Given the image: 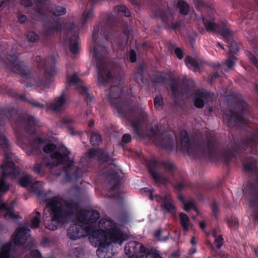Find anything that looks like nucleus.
Wrapping results in <instances>:
<instances>
[{
	"mask_svg": "<svg viewBox=\"0 0 258 258\" xmlns=\"http://www.w3.org/2000/svg\"><path fill=\"white\" fill-rule=\"evenodd\" d=\"M49 141H51V140L47 138L37 139L29 141L28 144L25 142L21 143L19 141V145L27 154L30 155L34 154L37 149L40 148L43 144L47 143V144L43 148V151L50 155V158L44 159L41 164L37 163L33 167L34 171L38 174H43L48 168L51 169V172L54 175L59 176L61 173L56 172L55 170L62 169V172L66 176L64 181L77 179L81 175H79L77 172L70 175V168L74 164V161L70 158L69 155L70 153L68 149L64 146L56 147L53 144H49Z\"/></svg>",
	"mask_w": 258,
	"mask_h": 258,
	"instance_id": "f257e3e1",
	"label": "nucleus"
},
{
	"mask_svg": "<svg viewBox=\"0 0 258 258\" xmlns=\"http://www.w3.org/2000/svg\"><path fill=\"white\" fill-rule=\"evenodd\" d=\"M0 144L5 150L4 161L1 166L2 170V178L0 179V196L5 194L9 188V185L6 182L5 178L10 176L13 179L19 175V169L16 167L13 160V155L9 152V144L4 135H0Z\"/></svg>",
	"mask_w": 258,
	"mask_h": 258,
	"instance_id": "f03ea898",
	"label": "nucleus"
},
{
	"mask_svg": "<svg viewBox=\"0 0 258 258\" xmlns=\"http://www.w3.org/2000/svg\"><path fill=\"white\" fill-rule=\"evenodd\" d=\"M124 251L130 258H143L146 250L144 246L141 243L130 241L125 245Z\"/></svg>",
	"mask_w": 258,
	"mask_h": 258,
	"instance_id": "7ed1b4c3",
	"label": "nucleus"
},
{
	"mask_svg": "<svg viewBox=\"0 0 258 258\" xmlns=\"http://www.w3.org/2000/svg\"><path fill=\"white\" fill-rule=\"evenodd\" d=\"M30 229L28 226L20 224L17 229L16 232L13 236L15 245H24L29 236Z\"/></svg>",
	"mask_w": 258,
	"mask_h": 258,
	"instance_id": "20e7f679",
	"label": "nucleus"
},
{
	"mask_svg": "<svg viewBox=\"0 0 258 258\" xmlns=\"http://www.w3.org/2000/svg\"><path fill=\"white\" fill-rule=\"evenodd\" d=\"M220 34L223 40L229 44V52L231 54H236L239 49L238 44L232 40V33L227 27H224L220 31Z\"/></svg>",
	"mask_w": 258,
	"mask_h": 258,
	"instance_id": "39448f33",
	"label": "nucleus"
},
{
	"mask_svg": "<svg viewBox=\"0 0 258 258\" xmlns=\"http://www.w3.org/2000/svg\"><path fill=\"white\" fill-rule=\"evenodd\" d=\"M96 67L98 82L100 85L103 84L110 78V74L108 72L106 64L102 61L97 62Z\"/></svg>",
	"mask_w": 258,
	"mask_h": 258,
	"instance_id": "423d86ee",
	"label": "nucleus"
},
{
	"mask_svg": "<svg viewBox=\"0 0 258 258\" xmlns=\"http://www.w3.org/2000/svg\"><path fill=\"white\" fill-rule=\"evenodd\" d=\"M242 110L235 112L234 115L225 113L223 116V121L227 126H230L232 123L246 122V119L242 116Z\"/></svg>",
	"mask_w": 258,
	"mask_h": 258,
	"instance_id": "0eeeda50",
	"label": "nucleus"
},
{
	"mask_svg": "<svg viewBox=\"0 0 258 258\" xmlns=\"http://www.w3.org/2000/svg\"><path fill=\"white\" fill-rule=\"evenodd\" d=\"M67 104L66 95L62 92L60 96L56 98L52 103L49 106L50 109L54 111H59L63 109Z\"/></svg>",
	"mask_w": 258,
	"mask_h": 258,
	"instance_id": "6e6552de",
	"label": "nucleus"
},
{
	"mask_svg": "<svg viewBox=\"0 0 258 258\" xmlns=\"http://www.w3.org/2000/svg\"><path fill=\"white\" fill-rule=\"evenodd\" d=\"M14 202H12L10 206L5 203L0 202V214L7 219H16L17 215L13 212Z\"/></svg>",
	"mask_w": 258,
	"mask_h": 258,
	"instance_id": "1a4fd4ad",
	"label": "nucleus"
},
{
	"mask_svg": "<svg viewBox=\"0 0 258 258\" xmlns=\"http://www.w3.org/2000/svg\"><path fill=\"white\" fill-rule=\"evenodd\" d=\"M211 95L207 92L200 91L195 97V105L198 108H202L204 106V101L209 100Z\"/></svg>",
	"mask_w": 258,
	"mask_h": 258,
	"instance_id": "9d476101",
	"label": "nucleus"
},
{
	"mask_svg": "<svg viewBox=\"0 0 258 258\" xmlns=\"http://www.w3.org/2000/svg\"><path fill=\"white\" fill-rule=\"evenodd\" d=\"M155 200L158 202H163V206L165 209L169 212L172 213H176V208L175 206L167 199L162 198L160 196H157L155 197Z\"/></svg>",
	"mask_w": 258,
	"mask_h": 258,
	"instance_id": "9b49d317",
	"label": "nucleus"
},
{
	"mask_svg": "<svg viewBox=\"0 0 258 258\" xmlns=\"http://www.w3.org/2000/svg\"><path fill=\"white\" fill-rule=\"evenodd\" d=\"M0 258H15L14 251L12 250V243H7L3 246L0 252Z\"/></svg>",
	"mask_w": 258,
	"mask_h": 258,
	"instance_id": "f8f14e48",
	"label": "nucleus"
},
{
	"mask_svg": "<svg viewBox=\"0 0 258 258\" xmlns=\"http://www.w3.org/2000/svg\"><path fill=\"white\" fill-rule=\"evenodd\" d=\"M203 24L208 31L213 32L216 30V25L214 22V19L211 16L204 18L202 19Z\"/></svg>",
	"mask_w": 258,
	"mask_h": 258,
	"instance_id": "ddd939ff",
	"label": "nucleus"
},
{
	"mask_svg": "<svg viewBox=\"0 0 258 258\" xmlns=\"http://www.w3.org/2000/svg\"><path fill=\"white\" fill-rule=\"evenodd\" d=\"M180 222L184 232L186 234L189 229L192 227L188 216L183 213H181L180 214Z\"/></svg>",
	"mask_w": 258,
	"mask_h": 258,
	"instance_id": "4468645a",
	"label": "nucleus"
},
{
	"mask_svg": "<svg viewBox=\"0 0 258 258\" xmlns=\"http://www.w3.org/2000/svg\"><path fill=\"white\" fill-rule=\"evenodd\" d=\"M40 213L38 212H36L32 214L30 224L29 225V227L33 229L38 227L40 223Z\"/></svg>",
	"mask_w": 258,
	"mask_h": 258,
	"instance_id": "2eb2a0df",
	"label": "nucleus"
},
{
	"mask_svg": "<svg viewBox=\"0 0 258 258\" xmlns=\"http://www.w3.org/2000/svg\"><path fill=\"white\" fill-rule=\"evenodd\" d=\"M185 63L189 69L194 72H196L199 69V64L197 60L190 56H188L186 58Z\"/></svg>",
	"mask_w": 258,
	"mask_h": 258,
	"instance_id": "dca6fc26",
	"label": "nucleus"
},
{
	"mask_svg": "<svg viewBox=\"0 0 258 258\" xmlns=\"http://www.w3.org/2000/svg\"><path fill=\"white\" fill-rule=\"evenodd\" d=\"M180 140L181 146L187 150H189L190 143L189 142L187 133L186 131L183 130L181 132Z\"/></svg>",
	"mask_w": 258,
	"mask_h": 258,
	"instance_id": "f3484780",
	"label": "nucleus"
},
{
	"mask_svg": "<svg viewBox=\"0 0 258 258\" xmlns=\"http://www.w3.org/2000/svg\"><path fill=\"white\" fill-rule=\"evenodd\" d=\"M105 54H106V52L103 47H98L96 45L94 46L93 50V58L96 61L100 58V56L102 57Z\"/></svg>",
	"mask_w": 258,
	"mask_h": 258,
	"instance_id": "a211bd4d",
	"label": "nucleus"
},
{
	"mask_svg": "<svg viewBox=\"0 0 258 258\" xmlns=\"http://www.w3.org/2000/svg\"><path fill=\"white\" fill-rule=\"evenodd\" d=\"M228 226L230 228L236 229L238 226V221L236 217H227L226 219Z\"/></svg>",
	"mask_w": 258,
	"mask_h": 258,
	"instance_id": "6ab92c4d",
	"label": "nucleus"
},
{
	"mask_svg": "<svg viewBox=\"0 0 258 258\" xmlns=\"http://www.w3.org/2000/svg\"><path fill=\"white\" fill-rule=\"evenodd\" d=\"M78 90L84 96L87 100L91 101L92 99L88 92L87 88L83 85H79L78 86Z\"/></svg>",
	"mask_w": 258,
	"mask_h": 258,
	"instance_id": "aec40b11",
	"label": "nucleus"
},
{
	"mask_svg": "<svg viewBox=\"0 0 258 258\" xmlns=\"http://www.w3.org/2000/svg\"><path fill=\"white\" fill-rule=\"evenodd\" d=\"M177 7L180 9V13L182 15H186L188 13V5L183 1H180L177 3Z\"/></svg>",
	"mask_w": 258,
	"mask_h": 258,
	"instance_id": "412c9836",
	"label": "nucleus"
},
{
	"mask_svg": "<svg viewBox=\"0 0 258 258\" xmlns=\"http://www.w3.org/2000/svg\"><path fill=\"white\" fill-rule=\"evenodd\" d=\"M212 236L215 238V244L218 248H220L223 244V239L221 235H217L215 231L213 232Z\"/></svg>",
	"mask_w": 258,
	"mask_h": 258,
	"instance_id": "4be33fe9",
	"label": "nucleus"
},
{
	"mask_svg": "<svg viewBox=\"0 0 258 258\" xmlns=\"http://www.w3.org/2000/svg\"><path fill=\"white\" fill-rule=\"evenodd\" d=\"M90 141L93 146H97L101 142V136L99 134L94 133L91 137Z\"/></svg>",
	"mask_w": 258,
	"mask_h": 258,
	"instance_id": "5701e85b",
	"label": "nucleus"
},
{
	"mask_svg": "<svg viewBox=\"0 0 258 258\" xmlns=\"http://www.w3.org/2000/svg\"><path fill=\"white\" fill-rule=\"evenodd\" d=\"M115 11L117 12H121L124 13V15L126 17H129L131 15V12L126 7L124 6H117L115 8Z\"/></svg>",
	"mask_w": 258,
	"mask_h": 258,
	"instance_id": "b1692460",
	"label": "nucleus"
},
{
	"mask_svg": "<svg viewBox=\"0 0 258 258\" xmlns=\"http://www.w3.org/2000/svg\"><path fill=\"white\" fill-rule=\"evenodd\" d=\"M12 65L11 66V69L13 72L17 73H20L22 70L21 67L19 64V63L17 62L16 59L13 60L12 61Z\"/></svg>",
	"mask_w": 258,
	"mask_h": 258,
	"instance_id": "393cba45",
	"label": "nucleus"
},
{
	"mask_svg": "<svg viewBox=\"0 0 258 258\" xmlns=\"http://www.w3.org/2000/svg\"><path fill=\"white\" fill-rule=\"evenodd\" d=\"M66 13V9L62 7H55L53 11V13L56 16H59L65 14Z\"/></svg>",
	"mask_w": 258,
	"mask_h": 258,
	"instance_id": "a878e982",
	"label": "nucleus"
},
{
	"mask_svg": "<svg viewBox=\"0 0 258 258\" xmlns=\"http://www.w3.org/2000/svg\"><path fill=\"white\" fill-rule=\"evenodd\" d=\"M184 209L186 211L191 209H194L197 212H199L198 210L195 207V204L192 201H190L184 203Z\"/></svg>",
	"mask_w": 258,
	"mask_h": 258,
	"instance_id": "bb28decb",
	"label": "nucleus"
},
{
	"mask_svg": "<svg viewBox=\"0 0 258 258\" xmlns=\"http://www.w3.org/2000/svg\"><path fill=\"white\" fill-rule=\"evenodd\" d=\"M235 57L233 56L232 57H230L226 60L224 63V66L227 68V69H230L234 66L235 63Z\"/></svg>",
	"mask_w": 258,
	"mask_h": 258,
	"instance_id": "cd10ccee",
	"label": "nucleus"
},
{
	"mask_svg": "<svg viewBox=\"0 0 258 258\" xmlns=\"http://www.w3.org/2000/svg\"><path fill=\"white\" fill-rule=\"evenodd\" d=\"M80 49V43L78 40L75 41L71 46V50L73 53H77Z\"/></svg>",
	"mask_w": 258,
	"mask_h": 258,
	"instance_id": "c85d7f7f",
	"label": "nucleus"
},
{
	"mask_svg": "<svg viewBox=\"0 0 258 258\" xmlns=\"http://www.w3.org/2000/svg\"><path fill=\"white\" fill-rule=\"evenodd\" d=\"M163 104L162 97L161 95H158L154 100V105L157 109H160Z\"/></svg>",
	"mask_w": 258,
	"mask_h": 258,
	"instance_id": "c756f323",
	"label": "nucleus"
},
{
	"mask_svg": "<svg viewBox=\"0 0 258 258\" xmlns=\"http://www.w3.org/2000/svg\"><path fill=\"white\" fill-rule=\"evenodd\" d=\"M147 258H162L158 251L156 249H151L146 256Z\"/></svg>",
	"mask_w": 258,
	"mask_h": 258,
	"instance_id": "7c9ffc66",
	"label": "nucleus"
},
{
	"mask_svg": "<svg viewBox=\"0 0 258 258\" xmlns=\"http://www.w3.org/2000/svg\"><path fill=\"white\" fill-rule=\"evenodd\" d=\"M56 73V70L54 67L47 68L45 70V74L47 78H50L53 76Z\"/></svg>",
	"mask_w": 258,
	"mask_h": 258,
	"instance_id": "2f4dec72",
	"label": "nucleus"
},
{
	"mask_svg": "<svg viewBox=\"0 0 258 258\" xmlns=\"http://www.w3.org/2000/svg\"><path fill=\"white\" fill-rule=\"evenodd\" d=\"M27 39L30 42H35L38 39V36L34 32H30L27 34Z\"/></svg>",
	"mask_w": 258,
	"mask_h": 258,
	"instance_id": "473e14b6",
	"label": "nucleus"
},
{
	"mask_svg": "<svg viewBox=\"0 0 258 258\" xmlns=\"http://www.w3.org/2000/svg\"><path fill=\"white\" fill-rule=\"evenodd\" d=\"M79 79L76 75H73L71 76H68L67 77V81L69 83H71L74 84H76L79 82Z\"/></svg>",
	"mask_w": 258,
	"mask_h": 258,
	"instance_id": "72a5a7b5",
	"label": "nucleus"
},
{
	"mask_svg": "<svg viewBox=\"0 0 258 258\" xmlns=\"http://www.w3.org/2000/svg\"><path fill=\"white\" fill-rule=\"evenodd\" d=\"M247 55L248 56L249 59L251 60V61L255 65V66L258 69V60L257 58L253 55L251 53L249 52H247L246 53Z\"/></svg>",
	"mask_w": 258,
	"mask_h": 258,
	"instance_id": "f704fd0d",
	"label": "nucleus"
},
{
	"mask_svg": "<svg viewBox=\"0 0 258 258\" xmlns=\"http://www.w3.org/2000/svg\"><path fill=\"white\" fill-rule=\"evenodd\" d=\"M171 88L172 90V93L174 96H176L180 93V91L179 86L177 85H174L172 84L171 85Z\"/></svg>",
	"mask_w": 258,
	"mask_h": 258,
	"instance_id": "c9c22d12",
	"label": "nucleus"
},
{
	"mask_svg": "<svg viewBox=\"0 0 258 258\" xmlns=\"http://www.w3.org/2000/svg\"><path fill=\"white\" fill-rule=\"evenodd\" d=\"M93 14V12L91 10L88 12H87L84 16V21L83 22L82 25H84L85 23H86L88 20L92 17Z\"/></svg>",
	"mask_w": 258,
	"mask_h": 258,
	"instance_id": "e433bc0d",
	"label": "nucleus"
},
{
	"mask_svg": "<svg viewBox=\"0 0 258 258\" xmlns=\"http://www.w3.org/2000/svg\"><path fill=\"white\" fill-rule=\"evenodd\" d=\"M175 53L176 54L177 57L181 59L183 58V52L182 51V50L179 48H176L175 49Z\"/></svg>",
	"mask_w": 258,
	"mask_h": 258,
	"instance_id": "4c0bfd02",
	"label": "nucleus"
},
{
	"mask_svg": "<svg viewBox=\"0 0 258 258\" xmlns=\"http://www.w3.org/2000/svg\"><path fill=\"white\" fill-rule=\"evenodd\" d=\"M131 141V136L128 134H124L122 138V141L124 143H127Z\"/></svg>",
	"mask_w": 258,
	"mask_h": 258,
	"instance_id": "58836bf2",
	"label": "nucleus"
},
{
	"mask_svg": "<svg viewBox=\"0 0 258 258\" xmlns=\"http://www.w3.org/2000/svg\"><path fill=\"white\" fill-rule=\"evenodd\" d=\"M137 55L136 53L134 50H132L130 52V59L131 62H134L136 61Z\"/></svg>",
	"mask_w": 258,
	"mask_h": 258,
	"instance_id": "ea45409f",
	"label": "nucleus"
},
{
	"mask_svg": "<svg viewBox=\"0 0 258 258\" xmlns=\"http://www.w3.org/2000/svg\"><path fill=\"white\" fill-rule=\"evenodd\" d=\"M30 253L33 258H41L40 253L37 250H32L30 252Z\"/></svg>",
	"mask_w": 258,
	"mask_h": 258,
	"instance_id": "a19ab883",
	"label": "nucleus"
},
{
	"mask_svg": "<svg viewBox=\"0 0 258 258\" xmlns=\"http://www.w3.org/2000/svg\"><path fill=\"white\" fill-rule=\"evenodd\" d=\"M37 120L36 118H35L33 116H30L28 117L27 123L29 125H31L32 124H35L37 122Z\"/></svg>",
	"mask_w": 258,
	"mask_h": 258,
	"instance_id": "79ce46f5",
	"label": "nucleus"
},
{
	"mask_svg": "<svg viewBox=\"0 0 258 258\" xmlns=\"http://www.w3.org/2000/svg\"><path fill=\"white\" fill-rule=\"evenodd\" d=\"M32 4V2L29 0H23L21 2V5L25 7L31 6Z\"/></svg>",
	"mask_w": 258,
	"mask_h": 258,
	"instance_id": "37998d69",
	"label": "nucleus"
},
{
	"mask_svg": "<svg viewBox=\"0 0 258 258\" xmlns=\"http://www.w3.org/2000/svg\"><path fill=\"white\" fill-rule=\"evenodd\" d=\"M212 211L213 213L216 216V212L218 210V205L216 203H214L211 206Z\"/></svg>",
	"mask_w": 258,
	"mask_h": 258,
	"instance_id": "c03bdc74",
	"label": "nucleus"
},
{
	"mask_svg": "<svg viewBox=\"0 0 258 258\" xmlns=\"http://www.w3.org/2000/svg\"><path fill=\"white\" fill-rule=\"evenodd\" d=\"M165 168L167 170H168L169 172L172 171L174 167L173 164L171 163H167L165 165Z\"/></svg>",
	"mask_w": 258,
	"mask_h": 258,
	"instance_id": "a18cd8bd",
	"label": "nucleus"
},
{
	"mask_svg": "<svg viewBox=\"0 0 258 258\" xmlns=\"http://www.w3.org/2000/svg\"><path fill=\"white\" fill-rule=\"evenodd\" d=\"M97 152V150L95 149H91L88 151L89 156L90 157H93V156L96 155Z\"/></svg>",
	"mask_w": 258,
	"mask_h": 258,
	"instance_id": "49530a36",
	"label": "nucleus"
},
{
	"mask_svg": "<svg viewBox=\"0 0 258 258\" xmlns=\"http://www.w3.org/2000/svg\"><path fill=\"white\" fill-rule=\"evenodd\" d=\"M27 17L26 16L21 15L18 16V20L20 23H24L26 21Z\"/></svg>",
	"mask_w": 258,
	"mask_h": 258,
	"instance_id": "de8ad7c7",
	"label": "nucleus"
},
{
	"mask_svg": "<svg viewBox=\"0 0 258 258\" xmlns=\"http://www.w3.org/2000/svg\"><path fill=\"white\" fill-rule=\"evenodd\" d=\"M152 174L153 178L155 179L156 181H158L159 180V175L157 173L155 172V171L153 170L152 171Z\"/></svg>",
	"mask_w": 258,
	"mask_h": 258,
	"instance_id": "09e8293b",
	"label": "nucleus"
},
{
	"mask_svg": "<svg viewBox=\"0 0 258 258\" xmlns=\"http://www.w3.org/2000/svg\"><path fill=\"white\" fill-rule=\"evenodd\" d=\"M161 235V232L160 230L157 231L155 233V237L157 239H159V240H160L159 238H160Z\"/></svg>",
	"mask_w": 258,
	"mask_h": 258,
	"instance_id": "8fccbe9b",
	"label": "nucleus"
},
{
	"mask_svg": "<svg viewBox=\"0 0 258 258\" xmlns=\"http://www.w3.org/2000/svg\"><path fill=\"white\" fill-rule=\"evenodd\" d=\"M197 251L196 248L195 247H192L191 249L189 250V253L190 254H193Z\"/></svg>",
	"mask_w": 258,
	"mask_h": 258,
	"instance_id": "3c124183",
	"label": "nucleus"
},
{
	"mask_svg": "<svg viewBox=\"0 0 258 258\" xmlns=\"http://www.w3.org/2000/svg\"><path fill=\"white\" fill-rule=\"evenodd\" d=\"M197 240H196L195 237H192L190 240V243L192 245H196L197 244Z\"/></svg>",
	"mask_w": 258,
	"mask_h": 258,
	"instance_id": "603ef678",
	"label": "nucleus"
},
{
	"mask_svg": "<svg viewBox=\"0 0 258 258\" xmlns=\"http://www.w3.org/2000/svg\"><path fill=\"white\" fill-rule=\"evenodd\" d=\"M195 3L198 6H200L203 4L202 0H195Z\"/></svg>",
	"mask_w": 258,
	"mask_h": 258,
	"instance_id": "864d4df0",
	"label": "nucleus"
},
{
	"mask_svg": "<svg viewBox=\"0 0 258 258\" xmlns=\"http://www.w3.org/2000/svg\"><path fill=\"white\" fill-rule=\"evenodd\" d=\"M141 191L142 192H149L150 193L151 192V191L148 188H143L141 189Z\"/></svg>",
	"mask_w": 258,
	"mask_h": 258,
	"instance_id": "5fc2aeb1",
	"label": "nucleus"
},
{
	"mask_svg": "<svg viewBox=\"0 0 258 258\" xmlns=\"http://www.w3.org/2000/svg\"><path fill=\"white\" fill-rule=\"evenodd\" d=\"M200 226L201 228H202V229H204L206 227V224L204 222H201L200 223Z\"/></svg>",
	"mask_w": 258,
	"mask_h": 258,
	"instance_id": "6e6d98bb",
	"label": "nucleus"
},
{
	"mask_svg": "<svg viewBox=\"0 0 258 258\" xmlns=\"http://www.w3.org/2000/svg\"><path fill=\"white\" fill-rule=\"evenodd\" d=\"M255 4L256 5L254 9H255L256 10H258V0H254Z\"/></svg>",
	"mask_w": 258,
	"mask_h": 258,
	"instance_id": "4d7b16f0",
	"label": "nucleus"
},
{
	"mask_svg": "<svg viewBox=\"0 0 258 258\" xmlns=\"http://www.w3.org/2000/svg\"><path fill=\"white\" fill-rule=\"evenodd\" d=\"M96 35H97V32H96L94 31H93V35H92V37H93V39H95V38L96 37Z\"/></svg>",
	"mask_w": 258,
	"mask_h": 258,
	"instance_id": "13d9d810",
	"label": "nucleus"
},
{
	"mask_svg": "<svg viewBox=\"0 0 258 258\" xmlns=\"http://www.w3.org/2000/svg\"><path fill=\"white\" fill-rule=\"evenodd\" d=\"M103 156H104L105 157H106V156H108V154H106V153L104 154H103V155H101V159L104 160V161H107V160L106 159H105L103 158V157H102Z\"/></svg>",
	"mask_w": 258,
	"mask_h": 258,
	"instance_id": "bf43d9fd",
	"label": "nucleus"
},
{
	"mask_svg": "<svg viewBox=\"0 0 258 258\" xmlns=\"http://www.w3.org/2000/svg\"><path fill=\"white\" fill-rule=\"evenodd\" d=\"M38 85V86H44V87H46L45 83L40 82V83H39V84Z\"/></svg>",
	"mask_w": 258,
	"mask_h": 258,
	"instance_id": "052dcab7",
	"label": "nucleus"
},
{
	"mask_svg": "<svg viewBox=\"0 0 258 258\" xmlns=\"http://www.w3.org/2000/svg\"><path fill=\"white\" fill-rule=\"evenodd\" d=\"M217 44H218V45L219 47H220L222 49H224V48L222 44H221L219 42H218V43H217Z\"/></svg>",
	"mask_w": 258,
	"mask_h": 258,
	"instance_id": "680f3d73",
	"label": "nucleus"
},
{
	"mask_svg": "<svg viewBox=\"0 0 258 258\" xmlns=\"http://www.w3.org/2000/svg\"><path fill=\"white\" fill-rule=\"evenodd\" d=\"M94 121H90V122H89V126H93V125H94Z\"/></svg>",
	"mask_w": 258,
	"mask_h": 258,
	"instance_id": "e2e57ef3",
	"label": "nucleus"
},
{
	"mask_svg": "<svg viewBox=\"0 0 258 258\" xmlns=\"http://www.w3.org/2000/svg\"><path fill=\"white\" fill-rule=\"evenodd\" d=\"M254 252L255 254L258 256V248H255L254 249Z\"/></svg>",
	"mask_w": 258,
	"mask_h": 258,
	"instance_id": "0e129e2a",
	"label": "nucleus"
},
{
	"mask_svg": "<svg viewBox=\"0 0 258 258\" xmlns=\"http://www.w3.org/2000/svg\"><path fill=\"white\" fill-rule=\"evenodd\" d=\"M132 126H133V127L134 128V130H135V131H137V130L138 127H137V126L136 125H135V124H133V125H132Z\"/></svg>",
	"mask_w": 258,
	"mask_h": 258,
	"instance_id": "69168bd1",
	"label": "nucleus"
},
{
	"mask_svg": "<svg viewBox=\"0 0 258 258\" xmlns=\"http://www.w3.org/2000/svg\"><path fill=\"white\" fill-rule=\"evenodd\" d=\"M35 105H36V106H39V107H42L43 106V105H41L39 103L35 104Z\"/></svg>",
	"mask_w": 258,
	"mask_h": 258,
	"instance_id": "338daca9",
	"label": "nucleus"
},
{
	"mask_svg": "<svg viewBox=\"0 0 258 258\" xmlns=\"http://www.w3.org/2000/svg\"><path fill=\"white\" fill-rule=\"evenodd\" d=\"M4 0H0V7L2 6V5L4 3Z\"/></svg>",
	"mask_w": 258,
	"mask_h": 258,
	"instance_id": "774afa93",
	"label": "nucleus"
}]
</instances>
